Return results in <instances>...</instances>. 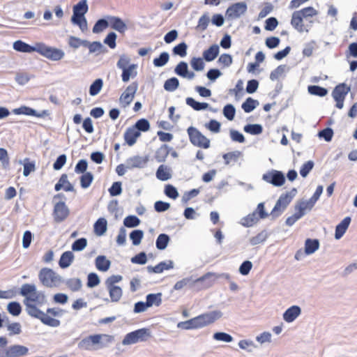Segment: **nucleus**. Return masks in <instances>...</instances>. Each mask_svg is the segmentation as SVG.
<instances>
[{
	"mask_svg": "<svg viewBox=\"0 0 357 357\" xmlns=\"http://www.w3.org/2000/svg\"><path fill=\"white\" fill-rule=\"evenodd\" d=\"M219 52V46L216 44H214L203 52L202 56L206 61L210 62L215 59V58L218 56Z\"/></svg>",
	"mask_w": 357,
	"mask_h": 357,
	"instance_id": "obj_20",
	"label": "nucleus"
},
{
	"mask_svg": "<svg viewBox=\"0 0 357 357\" xmlns=\"http://www.w3.org/2000/svg\"><path fill=\"white\" fill-rule=\"evenodd\" d=\"M73 24L77 25L82 32H84L88 29L87 21L84 15H72L70 19Z\"/></svg>",
	"mask_w": 357,
	"mask_h": 357,
	"instance_id": "obj_37",
	"label": "nucleus"
},
{
	"mask_svg": "<svg viewBox=\"0 0 357 357\" xmlns=\"http://www.w3.org/2000/svg\"><path fill=\"white\" fill-rule=\"evenodd\" d=\"M144 237V231L141 229H135L130 233V238L134 245H138Z\"/></svg>",
	"mask_w": 357,
	"mask_h": 357,
	"instance_id": "obj_51",
	"label": "nucleus"
},
{
	"mask_svg": "<svg viewBox=\"0 0 357 357\" xmlns=\"http://www.w3.org/2000/svg\"><path fill=\"white\" fill-rule=\"evenodd\" d=\"M259 105V102L257 100L249 97L242 104L241 107L245 113L252 112Z\"/></svg>",
	"mask_w": 357,
	"mask_h": 357,
	"instance_id": "obj_41",
	"label": "nucleus"
},
{
	"mask_svg": "<svg viewBox=\"0 0 357 357\" xmlns=\"http://www.w3.org/2000/svg\"><path fill=\"white\" fill-rule=\"evenodd\" d=\"M162 293L149 294L146 296V302L149 307L153 305L160 306L162 303Z\"/></svg>",
	"mask_w": 357,
	"mask_h": 357,
	"instance_id": "obj_31",
	"label": "nucleus"
},
{
	"mask_svg": "<svg viewBox=\"0 0 357 357\" xmlns=\"http://www.w3.org/2000/svg\"><path fill=\"white\" fill-rule=\"evenodd\" d=\"M288 69L286 65H280L278 66L274 70H273L270 74V79L272 81H275L278 79L280 76H282L286 70Z\"/></svg>",
	"mask_w": 357,
	"mask_h": 357,
	"instance_id": "obj_55",
	"label": "nucleus"
},
{
	"mask_svg": "<svg viewBox=\"0 0 357 357\" xmlns=\"http://www.w3.org/2000/svg\"><path fill=\"white\" fill-rule=\"evenodd\" d=\"M188 70V65L185 61H180L174 68V73L181 77H184L187 74Z\"/></svg>",
	"mask_w": 357,
	"mask_h": 357,
	"instance_id": "obj_61",
	"label": "nucleus"
},
{
	"mask_svg": "<svg viewBox=\"0 0 357 357\" xmlns=\"http://www.w3.org/2000/svg\"><path fill=\"white\" fill-rule=\"evenodd\" d=\"M170 241L169 236L166 234H160L155 242L156 248L160 250H165Z\"/></svg>",
	"mask_w": 357,
	"mask_h": 357,
	"instance_id": "obj_43",
	"label": "nucleus"
},
{
	"mask_svg": "<svg viewBox=\"0 0 357 357\" xmlns=\"http://www.w3.org/2000/svg\"><path fill=\"white\" fill-rule=\"evenodd\" d=\"M140 220L134 215H128L123 220L124 226L128 228L136 227L140 224Z\"/></svg>",
	"mask_w": 357,
	"mask_h": 357,
	"instance_id": "obj_50",
	"label": "nucleus"
},
{
	"mask_svg": "<svg viewBox=\"0 0 357 357\" xmlns=\"http://www.w3.org/2000/svg\"><path fill=\"white\" fill-rule=\"evenodd\" d=\"M66 287L72 291L76 292L81 290L82 287V282L81 279L77 278H72L67 280H64Z\"/></svg>",
	"mask_w": 357,
	"mask_h": 357,
	"instance_id": "obj_26",
	"label": "nucleus"
},
{
	"mask_svg": "<svg viewBox=\"0 0 357 357\" xmlns=\"http://www.w3.org/2000/svg\"><path fill=\"white\" fill-rule=\"evenodd\" d=\"M214 277V274L211 273H208L204 275L195 279L192 276L185 278L179 281H178L174 286V289L175 290H181L185 287H192L198 284H202V288H208L212 285L213 280L212 278Z\"/></svg>",
	"mask_w": 357,
	"mask_h": 357,
	"instance_id": "obj_4",
	"label": "nucleus"
},
{
	"mask_svg": "<svg viewBox=\"0 0 357 357\" xmlns=\"http://www.w3.org/2000/svg\"><path fill=\"white\" fill-rule=\"evenodd\" d=\"M24 115L36 116L38 118H45L50 115V112L46 109L38 112L34 109L24 106Z\"/></svg>",
	"mask_w": 357,
	"mask_h": 357,
	"instance_id": "obj_38",
	"label": "nucleus"
},
{
	"mask_svg": "<svg viewBox=\"0 0 357 357\" xmlns=\"http://www.w3.org/2000/svg\"><path fill=\"white\" fill-rule=\"evenodd\" d=\"M96 266L98 270L105 272L108 271L111 266V261L107 259L104 255H99L96 259Z\"/></svg>",
	"mask_w": 357,
	"mask_h": 357,
	"instance_id": "obj_28",
	"label": "nucleus"
},
{
	"mask_svg": "<svg viewBox=\"0 0 357 357\" xmlns=\"http://www.w3.org/2000/svg\"><path fill=\"white\" fill-rule=\"evenodd\" d=\"M37 52L52 61H59L64 56L61 50L47 46L43 43H36L34 46L24 43V52Z\"/></svg>",
	"mask_w": 357,
	"mask_h": 357,
	"instance_id": "obj_3",
	"label": "nucleus"
},
{
	"mask_svg": "<svg viewBox=\"0 0 357 357\" xmlns=\"http://www.w3.org/2000/svg\"><path fill=\"white\" fill-rule=\"evenodd\" d=\"M169 60V54L167 52H162L158 57L155 58L153 63L155 67H162L167 63Z\"/></svg>",
	"mask_w": 357,
	"mask_h": 357,
	"instance_id": "obj_48",
	"label": "nucleus"
},
{
	"mask_svg": "<svg viewBox=\"0 0 357 357\" xmlns=\"http://www.w3.org/2000/svg\"><path fill=\"white\" fill-rule=\"evenodd\" d=\"M171 148L167 145H162L155 152V158L158 162H165L168 156Z\"/></svg>",
	"mask_w": 357,
	"mask_h": 357,
	"instance_id": "obj_29",
	"label": "nucleus"
},
{
	"mask_svg": "<svg viewBox=\"0 0 357 357\" xmlns=\"http://www.w3.org/2000/svg\"><path fill=\"white\" fill-rule=\"evenodd\" d=\"M136 68V64H130L128 66V68L122 70V81L123 82H128L131 77H135L137 75V72L135 71Z\"/></svg>",
	"mask_w": 357,
	"mask_h": 357,
	"instance_id": "obj_34",
	"label": "nucleus"
},
{
	"mask_svg": "<svg viewBox=\"0 0 357 357\" xmlns=\"http://www.w3.org/2000/svg\"><path fill=\"white\" fill-rule=\"evenodd\" d=\"M87 245V240L85 238L77 239L72 244L73 251L78 252L83 250Z\"/></svg>",
	"mask_w": 357,
	"mask_h": 357,
	"instance_id": "obj_63",
	"label": "nucleus"
},
{
	"mask_svg": "<svg viewBox=\"0 0 357 357\" xmlns=\"http://www.w3.org/2000/svg\"><path fill=\"white\" fill-rule=\"evenodd\" d=\"M317 14V10L312 6L294 11L292 13L291 24L299 33L308 32L313 23L310 18Z\"/></svg>",
	"mask_w": 357,
	"mask_h": 357,
	"instance_id": "obj_1",
	"label": "nucleus"
},
{
	"mask_svg": "<svg viewBox=\"0 0 357 357\" xmlns=\"http://www.w3.org/2000/svg\"><path fill=\"white\" fill-rule=\"evenodd\" d=\"M151 336V331L149 328H140L126 335L122 341V344L123 345H129L139 342H144Z\"/></svg>",
	"mask_w": 357,
	"mask_h": 357,
	"instance_id": "obj_9",
	"label": "nucleus"
},
{
	"mask_svg": "<svg viewBox=\"0 0 357 357\" xmlns=\"http://www.w3.org/2000/svg\"><path fill=\"white\" fill-rule=\"evenodd\" d=\"M351 218L350 217H346L344 218L340 223H339L336 227H335V239H340L342 237V236L346 232L347 229H348L349 224L351 222Z\"/></svg>",
	"mask_w": 357,
	"mask_h": 357,
	"instance_id": "obj_19",
	"label": "nucleus"
},
{
	"mask_svg": "<svg viewBox=\"0 0 357 357\" xmlns=\"http://www.w3.org/2000/svg\"><path fill=\"white\" fill-rule=\"evenodd\" d=\"M117 34L114 32H109L105 38L103 43L107 45L109 48L114 49L116 47Z\"/></svg>",
	"mask_w": 357,
	"mask_h": 357,
	"instance_id": "obj_54",
	"label": "nucleus"
},
{
	"mask_svg": "<svg viewBox=\"0 0 357 357\" xmlns=\"http://www.w3.org/2000/svg\"><path fill=\"white\" fill-rule=\"evenodd\" d=\"M141 135V133L135 129L132 126L128 128L124 133V139L129 146L135 144L137 139Z\"/></svg>",
	"mask_w": 357,
	"mask_h": 357,
	"instance_id": "obj_21",
	"label": "nucleus"
},
{
	"mask_svg": "<svg viewBox=\"0 0 357 357\" xmlns=\"http://www.w3.org/2000/svg\"><path fill=\"white\" fill-rule=\"evenodd\" d=\"M138 132H146L150 128L149 121L146 119H141L138 120L132 126Z\"/></svg>",
	"mask_w": 357,
	"mask_h": 357,
	"instance_id": "obj_52",
	"label": "nucleus"
},
{
	"mask_svg": "<svg viewBox=\"0 0 357 357\" xmlns=\"http://www.w3.org/2000/svg\"><path fill=\"white\" fill-rule=\"evenodd\" d=\"M88 10L87 0H81L73 6V15H81L83 17L88 12Z\"/></svg>",
	"mask_w": 357,
	"mask_h": 357,
	"instance_id": "obj_27",
	"label": "nucleus"
},
{
	"mask_svg": "<svg viewBox=\"0 0 357 357\" xmlns=\"http://www.w3.org/2000/svg\"><path fill=\"white\" fill-rule=\"evenodd\" d=\"M109 22L108 20V15H106L105 17L98 20L93 27V33H99L102 32L104 29L109 26Z\"/></svg>",
	"mask_w": 357,
	"mask_h": 357,
	"instance_id": "obj_32",
	"label": "nucleus"
},
{
	"mask_svg": "<svg viewBox=\"0 0 357 357\" xmlns=\"http://www.w3.org/2000/svg\"><path fill=\"white\" fill-rule=\"evenodd\" d=\"M174 268V262L172 260L161 261L155 266H149L146 267L149 273H161L165 270H169Z\"/></svg>",
	"mask_w": 357,
	"mask_h": 357,
	"instance_id": "obj_17",
	"label": "nucleus"
},
{
	"mask_svg": "<svg viewBox=\"0 0 357 357\" xmlns=\"http://www.w3.org/2000/svg\"><path fill=\"white\" fill-rule=\"evenodd\" d=\"M203 58L193 57L190 60V66L195 71H202L204 69V62Z\"/></svg>",
	"mask_w": 357,
	"mask_h": 357,
	"instance_id": "obj_59",
	"label": "nucleus"
},
{
	"mask_svg": "<svg viewBox=\"0 0 357 357\" xmlns=\"http://www.w3.org/2000/svg\"><path fill=\"white\" fill-rule=\"evenodd\" d=\"M262 179L276 187H280L285 183V176L283 172L275 169H271L264 174Z\"/></svg>",
	"mask_w": 357,
	"mask_h": 357,
	"instance_id": "obj_11",
	"label": "nucleus"
},
{
	"mask_svg": "<svg viewBox=\"0 0 357 357\" xmlns=\"http://www.w3.org/2000/svg\"><path fill=\"white\" fill-rule=\"evenodd\" d=\"M149 161V157L135 155L126 160V169L144 168Z\"/></svg>",
	"mask_w": 357,
	"mask_h": 357,
	"instance_id": "obj_15",
	"label": "nucleus"
},
{
	"mask_svg": "<svg viewBox=\"0 0 357 357\" xmlns=\"http://www.w3.org/2000/svg\"><path fill=\"white\" fill-rule=\"evenodd\" d=\"M296 194L297 189L294 188L289 192L283 193L280 196L270 214L273 219L281 215Z\"/></svg>",
	"mask_w": 357,
	"mask_h": 357,
	"instance_id": "obj_6",
	"label": "nucleus"
},
{
	"mask_svg": "<svg viewBox=\"0 0 357 357\" xmlns=\"http://www.w3.org/2000/svg\"><path fill=\"white\" fill-rule=\"evenodd\" d=\"M301 313V309L298 305H292L289 307L283 314V319L285 321L291 323L294 321Z\"/></svg>",
	"mask_w": 357,
	"mask_h": 357,
	"instance_id": "obj_18",
	"label": "nucleus"
},
{
	"mask_svg": "<svg viewBox=\"0 0 357 357\" xmlns=\"http://www.w3.org/2000/svg\"><path fill=\"white\" fill-rule=\"evenodd\" d=\"M248 10V5L245 2H237L229 6L225 13L228 20H234L241 17Z\"/></svg>",
	"mask_w": 357,
	"mask_h": 357,
	"instance_id": "obj_10",
	"label": "nucleus"
},
{
	"mask_svg": "<svg viewBox=\"0 0 357 357\" xmlns=\"http://www.w3.org/2000/svg\"><path fill=\"white\" fill-rule=\"evenodd\" d=\"M163 86L167 91H174L179 86V80L175 77H171L165 82Z\"/></svg>",
	"mask_w": 357,
	"mask_h": 357,
	"instance_id": "obj_44",
	"label": "nucleus"
},
{
	"mask_svg": "<svg viewBox=\"0 0 357 357\" xmlns=\"http://www.w3.org/2000/svg\"><path fill=\"white\" fill-rule=\"evenodd\" d=\"M112 302H118L122 297L123 291L119 286L106 287Z\"/></svg>",
	"mask_w": 357,
	"mask_h": 357,
	"instance_id": "obj_35",
	"label": "nucleus"
},
{
	"mask_svg": "<svg viewBox=\"0 0 357 357\" xmlns=\"http://www.w3.org/2000/svg\"><path fill=\"white\" fill-rule=\"evenodd\" d=\"M24 302H29L30 303L42 306L47 303V298L43 291H37L35 284H24Z\"/></svg>",
	"mask_w": 357,
	"mask_h": 357,
	"instance_id": "obj_7",
	"label": "nucleus"
},
{
	"mask_svg": "<svg viewBox=\"0 0 357 357\" xmlns=\"http://www.w3.org/2000/svg\"><path fill=\"white\" fill-rule=\"evenodd\" d=\"M185 102L188 106L191 107L195 111L205 110L208 108V103L199 102L191 97L187 98Z\"/></svg>",
	"mask_w": 357,
	"mask_h": 357,
	"instance_id": "obj_36",
	"label": "nucleus"
},
{
	"mask_svg": "<svg viewBox=\"0 0 357 357\" xmlns=\"http://www.w3.org/2000/svg\"><path fill=\"white\" fill-rule=\"evenodd\" d=\"M65 183H68V185L64 186L65 191H66V192H74L75 191V188H74L73 185L68 181V176L66 174H63L61 176L59 181L54 185V190L56 191H59L63 187V185H65Z\"/></svg>",
	"mask_w": 357,
	"mask_h": 357,
	"instance_id": "obj_22",
	"label": "nucleus"
},
{
	"mask_svg": "<svg viewBox=\"0 0 357 357\" xmlns=\"http://www.w3.org/2000/svg\"><path fill=\"white\" fill-rule=\"evenodd\" d=\"M56 222L63 221L69 214V209L63 202H59L54 205L53 212Z\"/></svg>",
	"mask_w": 357,
	"mask_h": 357,
	"instance_id": "obj_12",
	"label": "nucleus"
},
{
	"mask_svg": "<svg viewBox=\"0 0 357 357\" xmlns=\"http://www.w3.org/2000/svg\"><path fill=\"white\" fill-rule=\"evenodd\" d=\"M108 20L109 22V26L111 29L118 31L121 34H124L128 30V27L123 20L117 16L108 15Z\"/></svg>",
	"mask_w": 357,
	"mask_h": 357,
	"instance_id": "obj_13",
	"label": "nucleus"
},
{
	"mask_svg": "<svg viewBox=\"0 0 357 357\" xmlns=\"http://www.w3.org/2000/svg\"><path fill=\"white\" fill-rule=\"evenodd\" d=\"M40 320L44 324L52 327H57L61 324L59 319L51 317L47 313H45V315L43 316Z\"/></svg>",
	"mask_w": 357,
	"mask_h": 357,
	"instance_id": "obj_57",
	"label": "nucleus"
},
{
	"mask_svg": "<svg viewBox=\"0 0 357 357\" xmlns=\"http://www.w3.org/2000/svg\"><path fill=\"white\" fill-rule=\"evenodd\" d=\"M222 316V313L220 311H211L188 321H181L177 324V327L185 330L199 328L213 323Z\"/></svg>",
	"mask_w": 357,
	"mask_h": 357,
	"instance_id": "obj_2",
	"label": "nucleus"
},
{
	"mask_svg": "<svg viewBox=\"0 0 357 357\" xmlns=\"http://www.w3.org/2000/svg\"><path fill=\"white\" fill-rule=\"evenodd\" d=\"M312 208V206H310V204L307 202V200H298L294 206V209L299 214H302V217L305 215V211H311Z\"/></svg>",
	"mask_w": 357,
	"mask_h": 357,
	"instance_id": "obj_40",
	"label": "nucleus"
},
{
	"mask_svg": "<svg viewBox=\"0 0 357 357\" xmlns=\"http://www.w3.org/2000/svg\"><path fill=\"white\" fill-rule=\"evenodd\" d=\"M190 142L195 146L208 149L211 145L210 139L204 136L197 128L190 126L187 130Z\"/></svg>",
	"mask_w": 357,
	"mask_h": 357,
	"instance_id": "obj_8",
	"label": "nucleus"
},
{
	"mask_svg": "<svg viewBox=\"0 0 357 357\" xmlns=\"http://www.w3.org/2000/svg\"><path fill=\"white\" fill-rule=\"evenodd\" d=\"M94 232L98 236L103 235L107 229V222L104 218H99L94 224Z\"/></svg>",
	"mask_w": 357,
	"mask_h": 357,
	"instance_id": "obj_33",
	"label": "nucleus"
},
{
	"mask_svg": "<svg viewBox=\"0 0 357 357\" xmlns=\"http://www.w3.org/2000/svg\"><path fill=\"white\" fill-rule=\"evenodd\" d=\"M100 282L99 276L96 273H90L87 276L86 285L89 288H93Z\"/></svg>",
	"mask_w": 357,
	"mask_h": 357,
	"instance_id": "obj_60",
	"label": "nucleus"
},
{
	"mask_svg": "<svg viewBox=\"0 0 357 357\" xmlns=\"http://www.w3.org/2000/svg\"><path fill=\"white\" fill-rule=\"evenodd\" d=\"M243 130L245 132L257 135H260L263 132V127L261 124L255 123V124H247L244 126Z\"/></svg>",
	"mask_w": 357,
	"mask_h": 357,
	"instance_id": "obj_45",
	"label": "nucleus"
},
{
	"mask_svg": "<svg viewBox=\"0 0 357 357\" xmlns=\"http://www.w3.org/2000/svg\"><path fill=\"white\" fill-rule=\"evenodd\" d=\"M307 90L310 94L319 97H324L328 94V90L326 88L318 85L309 86Z\"/></svg>",
	"mask_w": 357,
	"mask_h": 357,
	"instance_id": "obj_47",
	"label": "nucleus"
},
{
	"mask_svg": "<svg viewBox=\"0 0 357 357\" xmlns=\"http://www.w3.org/2000/svg\"><path fill=\"white\" fill-rule=\"evenodd\" d=\"M93 180V175L91 172H86L80 177V185L82 188H89Z\"/></svg>",
	"mask_w": 357,
	"mask_h": 357,
	"instance_id": "obj_56",
	"label": "nucleus"
},
{
	"mask_svg": "<svg viewBox=\"0 0 357 357\" xmlns=\"http://www.w3.org/2000/svg\"><path fill=\"white\" fill-rule=\"evenodd\" d=\"M155 174L158 179L165 181L172 178V169L168 166L161 165L158 167Z\"/></svg>",
	"mask_w": 357,
	"mask_h": 357,
	"instance_id": "obj_23",
	"label": "nucleus"
},
{
	"mask_svg": "<svg viewBox=\"0 0 357 357\" xmlns=\"http://www.w3.org/2000/svg\"><path fill=\"white\" fill-rule=\"evenodd\" d=\"M26 305V312L33 317L40 319V318L45 315V313L42 312L38 307L37 305L30 303L29 302H24Z\"/></svg>",
	"mask_w": 357,
	"mask_h": 357,
	"instance_id": "obj_24",
	"label": "nucleus"
},
{
	"mask_svg": "<svg viewBox=\"0 0 357 357\" xmlns=\"http://www.w3.org/2000/svg\"><path fill=\"white\" fill-rule=\"evenodd\" d=\"M103 86V81L102 79L98 78L96 79L90 86L89 87V94L91 96H95L98 95L100 90L102 89Z\"/></svg>",
	"mask_w": 357,
	"mask_h": 357,
	"instance_id": "obj_49",
	"label": "nucleus"
},
{
	"mask_svg": "<svg viewBox=\"0 0 357 357\" xmlns=\"http://www.w3.org/2000/svg\"><path fill=\"white\" fill-rule=\"evenodd\" d=\"M223 114L229 120L232 121L234 119L236 109L231 104L226 105L223 108Z\"/></svg>",
	"mask_w": 357,
	"mask_h": 357,
	"instance_id": "obj_64",
	"label": "nucleus"
},
{
	"mask_svg": "<svg viewBox=\"0 0 357 357\" xmlns=\"http://www.w3.org/2000/svg\"><path fill=\"white\" fill-rule=\"evenodd\" d=\"M188 45L185 42H182L173 47L172 52L174 55L184 57L187 54Z\"/></svg>",
	"mask_w": 357,
	"mask_h": 357,
	"instance_id": "obj_53",
	"label": "nucleus"
},
{
	"mask_svg": "<svg viewBox=\"0 0 357 357\" xmlns=\"http://www.w3.org/2000/svg\"><path fill=\"white\" fill-rule=\"evenodd\" d=\"M319 248L318 239L307 238L305 242V252L306 255H312Z\"/></svg>",
	"mask_w": 357,
	"mask_h": 357,
	"instance_id": "obj_30",
	"label": "nucleus"
},
{
	"mask_svg": "<svg viewBox=\"0 0 357 357\" xmlns=\"http://www.w3.org/2000/svg\"><path fill=\"white\" fill-rule=\"evenodd\" d=\"M210 22L208 14L204 13L198 21V24L196 26V29L199 31H204L206 29Z\"/></svg>",
	"mask_w": 357,
	"mask_h": 357,
	"instance_id": "obj_62",
	"label": "nucleus"
},
{
	"mask_svg": "<svg viewBox=\"0 0 357 357\" xmlns=\"http://www.w3.org/2000/svg\"><path fill=\"white\" fill-rule=\"evenodd\" d=\"M74 255L71 251L64 252L59 261V265L61 268L69 267L74 260Z\"/></svg>",
	"mask_w": 357,
	"mask_h": 357,
	"instance_id": "obj_25",
	"label": "nucleus"
},
{
	"mask_svg": "<svg viewBox=\"0 0 357 357\" xmlns=\"http://www.w3.org/2000/svg\"><path fill=\"white\" fill-rule=\"evenodd\" d=\"M241 155H242V153L241 151H234L225 153L222 157L225 160V163L226 165H229L230 161H231V160L236 162Z\"/></svg>",
	"mask_w": 357,
	"mask_h": 357,
	"instance_id": "obj_58",
	"label": "nucleus"
},
{
	"mask_svg": "<svg viewBox=\"0 0 357 357\" xmlns=\"http://www.w3.org/2000/svg\"><path fill=\"white\" fill-rule=\"evenodd\" d=\"M38 279L41 284L48 288L59 287L64 282V279L50 268H43L38 273Z\"/></svg>",
	"mask_w": 357,
	"mask_h": 357,
	"instance_id": "obj_5",
	"label": "nucleus"
},
{
	"mask_svg": "<svg viewBox=\"0 0 357 357\" xmlns=\"http://www.w3.org/2000/svg\"><path fill=\"white\" fill-rule=\"evenodd\" d=\"M350 90V86H348L345 83L340 84L334 88L332 91V96L334 100H344Z\"/></svg>",
	"mask_w": 357,
	"mask_h": 357,
	"instance_id": "obj_16",
	"label": "nucleus"
},
{
	"mask_svg": "<svg viewBox=\"0 0 357 357\" xmlns=\"http://www.w3.org/2000/svg\"><path fill=\"white\" fill-rule=\"evenodd\" d=\"M22 355V347L14 345L3 351V357H18Z\"/></svg>",
	"mask_w": 357,
	"mask_h": 357,
	"instance_id": "obj_39",
	"label": "nucleus"
},
{
	"mask_svg": "<svg viewBox=\"0 0 357 357\" xmlns=\"http://www.w3.org/2000/svg\"><path fill=\"white\" fill-rule=\"evenodd\" d=\"M101 335H92L82 339L78 343V348L84 350H91L93 345L98 344L100 342Z\"/></svg>",
	"mask_w": 357,
	"mask_h": 357,
	"instance_id": "obj_14",
	"label": "nucleus"
},
{
	"mask_svg": "<svg viewBox=\"0 0 357 357\" xmlns=\"http://www.w3.org/2000/svg\"><path fill=\"white\" fill-rule=\"evenodd\" d=\"M268 237V233L267 232V231L263 230L255 236L250 238L249 241L250 245L254 246L264 242Z\"/></svg>",
	"mask_w": 357,
	"mask_h": 357,
	"instance_id": "obj_46",
	"label": "nucleus"
},
{
	"mask_svg": "<svg viewBox=\"0 0 357 357\" xmlns=\"http://www.w3.org/2000/svg\"><path fill=\"white\" fill-rule=\"evenodd\" d=\"M260 218L257 215V211H254L252 213L248 215L246 217H244L241 223L244 227H251L254 224L257 223Z\"/></svg>",
	"mask_w": 357,
	"mask_h": 357,
	"instance_id": "obj_42",
	"label": "nucleus"
}]
</instances>
